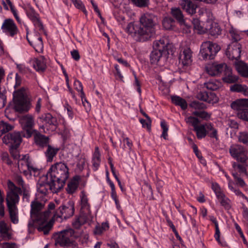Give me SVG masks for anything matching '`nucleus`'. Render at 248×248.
<instances>
[{
    "label": "nucleus",
    "instance_id": "f257e3e1",
    "mask_svg": "<svg viewBox=\"0 0 248 248\" xmlns=\"http://www.w3.org/2000/svg\"><path fill=\"white\" fill-rule=\"evenodd\" d=\"M157 18L151 13H146L140 16V25L130 22L125 28V31L135 41L145 42L155 34V27L157 23Z\"/></svg>",
    "mask_w": 248,
    "mask_h": 248
},
{
    "label": "nucleus",
    "instance_id": "f03ea898",
    "mask_svg": "<svg viewBox=\"0 0 248 248\" xmlns=\"http://www.w3.org/2000/svg\"><path fill=\"white\" fill-rule=\"evenodd\" d=\"M44 205L37 200L31 202L30 219L28 224V231L32 233L35 227L40 232H43L44 234H47L51 229L52 223L47 222L49 214L48 212H43Z\"/></svg>",
    "mask_w": 248,
    "mask_h": 248
},
{
    "label": "nucleus",
    "instance_id": "7ed1b4c3",
    "mask_svg": "<svg viewBox=\"0 0 248 248\" xmlns=\"http://www.w3.org/2000/svg\"><path fill=\"white\" fill-rule=\"evenodd\" d=\"M8 191L7 192L6 202L11 221L14 224L18 223V210L17 204L19 201V194L21 189L11 182L7 183Z\"/></svg>",
    "mask_w": 248,
    "mask_h": 248
},
{
    "label": "nucleus",
    "instance_id": "20e7f679",
    "mask_svg": "<svg viewBox=\"0 0 248 248\" xmlns=\"http://www.w3.org/2000/svg\"><path fill=\"white\" fill-rule=\"evenodd\" d=\"M46 175H48L50 181L61 189L69 177L68 168L65 163L57 162L51 166Z\"/></svg>",
    "mask_w": 248,
    "mask_h": 248
},
{
    "label": "nucleus",
    "instance_id": "39448f33",
    "mask_svg": "<svg viewBox=\"0 0 248 248\" xmlns=\"http://www.w3.org/2000/svg\"><path fill=\"white\" fill-rule=\"evenodd\" d=\"M78 234L71 228L63 230L57 232L55 236V245L63 248H74L76 245Z\"/></svg>",
    "mask_w": 248,
    "mask_h": 248
},
{
    "label": "nucleus",
    "instance_id": "423d86ee",
    "mask_svg": "<svg viewBox=\"0 0 248 248\" xmlns=\"http://www.w3.org/2000/svg\"><path fill=\"white\" fill-rule=\"evenodd\" d=\"M13 105L15 110L20 113L28 111L31 108L25 90L24 88L15 91L13 93Z\"/></svg>",
    "mask_w": 248,
    "mask_h": 248
},
{
    "label": "nucleus",
    "instance_id": "0eeeda50",
    "mask_svg": "<svg viewBox=\"0 0 248 248\" xmlns=\"http://www.w3.org/2000/svg\"><path fill=\"white\" fill-rule=\"evenodd\" d=\"M168 39L163 37L154 42V49L150 54V61L152 64H157L162 56L163 52L167 50Z\"/></svg>",
    "mask_w": 248,
    "mask_h": 248
},
{
    "label": "nucleus",
    "instance_id": "6e6552de",
    "mask_svg": "<svg viewBox=\"0 0 248 248\" xmlns=\"http://www.w3.org/2000/svg\"><path fill=\"white\" fill-rule=\"evenodd\" d=\"M17 166L19 171L27 178H30L32 175L35 176L38 172V169L31 164L28 155H22L18 161Z\"/></svg>",
    "mask_w": 248,
    "mask_h": 248
},
{
    "label": "nucleus",
    "instance_id": "1a4fd4ad",
    "mask_svg": "<svg viewBox=\"0 0 248 248\" xmlns=\"http://www.w3.org/2000/svg\"><path fill=\"white\" fill-rule=\"evenodd\" d=\"M38 194L46 196L49 191L52 193H57L61 189L55 186V184L51 182L48 178V175H42L39 179L37 185Z\"/></svg>",
    "mask_w": 248,
    "mask_h": 248
},
{
    "label": "nucleus",
    "instance_id": "9d476101",
    "mask_svg": "<svg viewBox=\"0 0 248 248\" xmlns=\"http://www.w3.org/2000/svg\"><path fill=\"white\" fill-rule=\"evenodd\" d=\"M220 49V47L217 44L205 41L201 46L200 54L203 59H213Z\"/></svg>",
    "mask_w": 248,
    "mask_h": 248
},
{
    "label": "nucleus",
    "instance_id": "9b49d317",
    "mask_svg": "<svg viewBox=\"0 0 248 248\" xmlns=\"http://www.w3.org/2000/svg\"><path fill=\"white\" fill-rule=\"evenodd\" d=\"M27 16L31 21L34 27L40 31H44V25L39 14L31 6L24 8Z\"/></svg>",
    "mask_w": 248,
    "mask_h": 248
},
{
    "label": "nucleus",
    "instance_id": "f8f14e48",
    "mask_svg": "<svg viewBox=\"0 0 248 248\" xmlns=\"http://www.w3.org/2000/svg\"><path fill=\"white\" fill-rule=\"evenodd\" d=\"M212 189L215 193L217 202L220 203L225 209L229 210L231 208L230 200L225 195L220 187L217 183H213Z\"/></svg>",
    "mask_w": 248,
    "mask_h": 248
},
{
    "label": "nucleus",
    "instance_id": "ddd939ff",
    "mask_svg": "<svg viewBox=\"0 0 248 248\" xmlns=\"http://www.w3.org/2000/svg\"><path fill=\"white\" fill-rule=\"evenodd\" d=\"M231 156L238 162L245 163L247 160V151L242 146L234 144L229 148Z\"/></svg>",
    "mask_w": 248,
    "mask_h": 248
},
{
    "label": "nucleus",
    "instance_id": "4468645a",
    "mask_svg": "<svg viewBox=\"0 0 248 248\" xmlns=\"http://www.w3.org/2000/svg\"><path fill=\"white\" fill-rule=\"evenodd\" d=\"M74 213V205L72 202H69L65 205L60 207L53 215L54 219L60 218L62 219H66L72 216Z\"/></svg>",
    "mask_w": 248,
    "mask_h": 248
},
{
    "label": "nucleus",
    "instance_id": "2eb2a0df",
    "mask_svg": "<svg viewBox=\"0 0 248 248\" xmlns=\"http://www.w3.org/2000/svg\"><path fill=\"white\" fill-rule=\"evenodd\" d=\"M20 123L24 130L26 131L27 136L31 137L32 134V127L34 125V117L31 114H26L20 119Z\"/></svg>",
    "mask_w": 248,
    "mask_h": 248
},
{
    "label": "nucleus",
    "instance_id": "dca6fc26",
    "mask_svg": "<svg viewBox=\"0 0 248 248\" xmlns=\"http://www.w3.org/2000/svg\"><path fill=\"white\" fill-rule=\"evenodd\" d=\"M241 46L237 42H234L230 45L226 50V54L228 58L235 62H238L240 57Z\"/></svg>",
    "mask_w": 248,
    "mask_h": 248
},
{
    "label": "nucleus",
    "instance_id": "f3484780",
    "mask_svg": "<svg viewBox=\"0 0 248 248\" xmlns=\"http://www.w3.org/2000/svg\"><path fill=\"white\" fill-rule=\"evenodd\" d=\"M21 135L18 132L8 133L2 139L3 142L6 144H10L11 147H18L21 142Z\"/></svg>",
    "mask_w": 248,
    "mask_h": 248
},
{
    "label": "nucleus",
    "instance_id": "a211bd4d",
    "mask_svg": "<svg viewBox=\"0 0 248 248\" xmlns=\"http://www.w3.org/2000/svg\"><path fill=\"white\" fill-rule=\"evenodd\" d=\"M1 29L3 32L12 37L16 34L18 32L16 24L11 18L6 19L4 20Z\"/></svg>",
    "mask_w": 248,
    "mask_h": 248
},
{
    "label": "nucleus",
    "instance_id": "6ab92c4d",
    "mask_svg": "<svg viewBox=\"0 0 248 248\" xmlns=\"http://www.w3.org/2000/svg\"><path fill=\"white\" fill-rule=\"evenodd\" d=\"M225 63L214 62L206 66L207 73L212 76H218L226 68Z\"/></svg>",
    "mask_w": 248,
    "mask_h": 248
},
{
    "label": "nucleus",
    "instance_id": "aec40b11",
    "mask_svg": "<svg viewBox=\"0 0 248 248\" xmlns=\"http://www.w3.org/2000/svg\"><path fill=\"white\" fill-rule=\"evenodd\" d=\"M79 196L81 205L80 213L82 214V215H85L87 217H93L87 194L84 191H82Z\"/></svg>",
    "mask_w": 248,
    "mask_h": 248
},
{
    "label": "nucleus",
    "instance_id": "412c9836",
    "mask_svg": "<svg viewBox=\"0 0 248 248\" xmlns=\"http://www.w3.org/2000/svg\"><path fill=\"white\" fill-rule=\"evenodd\" d=\"M39 119L46 125L48 124L50 126V129L52 131H54L58 125L57 118L53 116L49 113L43 114L39 117Z\"/></svg>",
    "mask_w": 248,
    "mask_h": 248
},
{
    "label": "nucleus",
    "instance_id": "4be33fe9",
    "mask_svg": "<svg viewBox=\"0 0 248 248\" xmlns=\"http://www.w3.org/2000/svg\"><path fill=\"white\" fill-rule=\"evenodd\" d=\"M231 108L237 111V116L238 117V114L244 112L248 108V99H237L232 103Z\"/></svg>",
    "mask_w": 248,
    "mask_h": 248
},
{
    "label": "nucleus",
    "instance_id": "5701e85b",
    "mask_svg": "<svg viewBox=\"0 0 248 248\" xmlns=\"http://www.w3.org/2000/svg\"><path fill=\"white\" fill-rule=\"evenodd\" d=\"M179 59L184 66L190 64L192 61L191 49L187 47L183 49L180 53Z\"/></svg>",
    "mask_w": 248,
    "mask_h": 248
},
{
    "label": "nucleus",
    "instance_id": "b1692460",
    "mask_svg": "<svg viewBox=\"0 0 248 248\" xmlns=\"http://www.w3.org/2000/svg\"><path fill=\"white\" fill-rule=\"evenodd\" d=\"M171 14L179 22L181 26L184 28H187V31H186L190 32V26H188L185 21L184 16L181 10L178 8H173L171 9Z\"/></svg>",
    "mask_w": 248,
    "mask_h": 248
},
{
    "label": "nucleus",
    "instance_id": "393cba45",
    "mask_svg": "<svg viewBox=\"0 0 248 248\" xmlns=\"http://www.w3.org/2000/svg\"><path fill=\"white\" fill-rule=\"evenodd\" d=\"M30 62L33 68L38 72H44L46 68V60L44 57L34 58Z\"/></svg>",
    "mask_w": 248,
    "mask_h": 248
},
{
    "label": "nucleus",
    "instance_id": "a878e982",
    "mask_svg": "<svg viewBox=\"0 0 248 248\" xmlns=\"http://www.w3.org/2000/svg\"><path fill=\"white\" fill-rule=\"evenodd\" d=\"M179 4L188 14L193 15L196 13V6L190 0H180Z\"/></svg>",
    "mask_w": 248,
    "mask_h": 248
},
{
    "label": "nucleus",
    "instance_id": "bb28decb",
    "mask_svg": "<svg viewBox=\"0 0 248 248\" xmlns=\"http://www.w3.org/2000/svg\"><path fill=\"white\" fill-rule=\"evenodd\" d=\"M223 72L224 77L222 79L225 82L232 83L238 80V77L232 74V69L227 65H226V68H225Z\"/></svg>",
    "mask_w": 248,
    "mask_h": 248
},
{
    "label": "nucleus",
    "instance_id": "cd10ccee",
    "mask_svg": "<svg viewBox=\"0 0 248 248\" xmlns=\"http://www.w3.org/2000/svg\"><path fill=\"white\" fill-rule=\"evenodd\" d=\"M208 23L209 24L206 25L205 31H208L209 33L212 36L218 35L221 33V29L217 22L209 21Z\"/></svg>",
    "mask_w": 248,
    "mask_h": 248
},
{
    "label": "nucleus",
    "instance_id": "c85d7f7f",
    "mask_svg": "<svg viewBox=\"0 0 248 248\" xmlns=\"http://www.w3.org/2000/svg\"><path fill=\"white\" fill-rule=\"evenodd\" d=\"M208 123L203 124H198L194 129L196 132L197 137L198 139H202L206 137L207 134V125Z\"/></svg>",
    "mask_w": 248,
    "mask_h": 248
},
{
    "label": "nucleus",
    "instance_id": "c756f323",
    "mask_svg": "<svg viewBox=\"0 0 248 248\" xmlns=\"http://www.w3.org/2000/svg\"><path fill=\"white\" fill-rule=\"evenodd\" d=\"M0 237L5 240H9L12 237L9 228L4 221L0 222Z\"/></svg>",
    "mask_w": 248,
    "mask_h": 248
},
{
    "label": "nucleus",
    "instance_id": "7c9ffc66",
    "mask_svg": "<svg viewBox=\"0 0 248 248\" xmlns=\"http://www.w3.org/2000/svg\"><path fill=\"white\" fill-rule=\"evenodd\" d=\"M235 68L238 72L243 77H248V66L242 61L235 62Z\"/></svg>",
    "mask_w": 248,
    "mask_h": 248
},
{
    "label": "nucleus",
    "instance_id": "2f4dec72",
    "mask_svg": "<svg viewBox=\"0 0 248 248\" xmlns=\"http://www.w3.org/2000/svg\"><path fill=\"white\" fill-rule=\"evenodd\" d=\"M101 162V154L99 151V148L95 147V151L93 154L92 157V163L93 170L94 171H96L100 164Z\"/></svg>",
    "mask_w": 248,
    "mask_h": 248
},
{
    "label": "nucleus",
    "instance_id": "473e14b6",
    "mask_svg": "<svg viewBox=\"0 0 248 248\" xmlns=\"http://www.w3.org/2000/svg\"><path fill=\"white\" fill-rule=\"evenodd\" d=\"M59 149L58 148H55L48 145L47 149L45 152V154L46 157V161L51 162L53 158L56 156Z\"/></svg>",
    "mask_w": 248,
    "mask_h": 248
},
{
    "label": "nucleus",
    "instance_id": "72a5a7b5",
    "mask_svg": "<svg viewBox=\"0 0 248 248\" xmlns=\"http://www.w3.org/2000/svg\"><path fill=\"white\" fill-rule=\"evenodd\" d=\"M80 177L76 176L69 182L66 190L69 194L74 193L78 187Z\"/></svg>",
    "mask_w": 248,
    "mask_h": 248
},
{
    "label": "nucleus",
    "instance_id": "f704fd0d",
    "mask_svg": "<svg viewBox=\"0 0 248 248\" xmlns=\"http://www.w3.org/2000/svg\"><path fill=\"white\" fill-rule=\"evenodd\" d=\"M92 218V217H87V216L80 213L79 217L73 222L72 224L75 228L78 229L82 224L88 221L91 220Z\"/></svg>",
    "mask_w": 248,
    "mask_h": 248
},
{
    "label": "nucleus",
    "instance_id": "c9c22d12",
    "mask_svg": "<svg viewBox=\"0 0 248 248\" xmlns=\"http://www.w3.org/2000/svg\"><path fill=\"white\" fill-rule=\"evenodd\" d=\"M230 89L232 92L241 93L248 96V87L245 85L234 84L231 86Z\"/></svg>",
    "mask_w": 248,
    "mask_h": 248
},
{
    "label": "nucleus",
    "instance_id": "e433bc0d",
    "mask_svg": "<svg viewBox=\"0 0 248 248\" xmlns=\"http://www.w3.org/2000/svg\"><path fill=\"white\" fill-rule=\"evenodd\" d=\"M171 100L173 104L180 107L183 110L186 109L187 107V104L186 100L179 96H172Z\"/></svg>",
    "mask_w": 248,
    "mask_h": 248
},
{
    "label": "nucleus",
    "instance_id": "4c0bfd02",
    "mask_svg": "<svg viewBox=\"0 0 248 248\" xmlns=\"http://www.w3.org/2000/svg\"><path fill=\"white\" fill-rule=\"evenodd\" d=\"M207 134L211 138L215 139L216 140H218V135L217 130L214 126L211 123H208L207 125Z\"/></svg>",
    "mask_w": 248,
    "mask_h": 248
},
{
    "label": "nucleus",
    "instance_id": "58836bf2",
    "mask_svg": "<svg viewBox=\"0 0 248 248\" xmlns=\"http://www.w3.org/2000/svg\"><path fill=\"white\" fill-rule=\"evenodd\" d=\"M205 87L210 90H216L221 86V83L217 80L212 79L204 83Z\"/></svg>",
    "mask_w": 248,
    "mask_h": 248
},
{
    "label": "nucleus",
    "instance_id": "ea45409f",
    "mask_svg": "<svg viewBox=\"0 0 248 248\" xmlns=\"http://www.w3.org/2000/svg\"><path fill=\"white\" fill-rule=\"evenodd\" d=\"M227 31H228L232 38L235 42H237L241 39L240 32L232 27L230 26L226 28Z\"/></svg>",
    "mask_w": 248,
    "mask_h": 248
},
{
    "label": "nucleus",
    "instance_id": "a19ab883",
    "mask_svg": "<svg viewBox=\"0 0 248 248\" xmlns=\"http://www.w3.org/2000/svg\"><path fill=\"white\" fill-rule=\"evenodd\" d=\"M48 138L43 135H37L35 137V141L37 144L40 146H47L49 145Z\"/></svg>",
    "mask_w": 248,
    "mask_h": 248
},
{
    "label": "nucleus",
    "instance_id": "79ce46f5",
    "mask_svg": "<svg viewBox=\"0 0 248 248\" xmlns=\"http://www.w3.org/2000/svg\"><path fill=\"white\" fill-rule=\"evenodd\" d=\"M28 41L30 45L32 46L35 50L39 53L43 52V43L42 42V39L41 37H38L36 40L33 43L28 40Z\"/></svg>",
    "mask_w": 248,
    "mask_h": 248
},
{
    "label": "nucleus",
    "instance_id": "37998d69",
    "mask_svg": "<svg viewBox=\"0 0 248 248\" xmlns=\"http://www.w3.org/2000/svg\"><path fill=\"white\" fill-rule=\"evenodd\" d=\"M74 86L75 89L78 92L80 93V96L81 99V101H86V98L85 97V94L83 90V86L81 82L78 79H75Z\"/></svg>",
    "mask_w": 248,
    "mask_h": 248
},
{
    "label": "nucleus",
    "instance_id": "c03bdc74",
    "mask_svg": "<svg viewBox=\"0 0 248 248\" xmlns=\"http://www.w3.org/2000/svg\"><path fill=\"white\" fill-rule=\"evenodd\" d=\"M109 229L108 222H103L101 225H97L94 230V233L97 235H100Z\"/></svg>",
    "mask_w": 248,
    "mask_h": 248
},
{
    "label": "nucleus",
    "instance_id": "a18cd8bd",
    "mask_svg": "<svg viewBox=\"0 0 248 248\" xmlns=\"http://www.w3.org/2000/svg\"><path fill=\"white\" fill-rule=\"evenodd\" d=\"M185 121L187 124L193 127L194 129L200 123L199 120L193 116H187L185 119Z\"/></svg>",
    "mask_w": 248,
    "mask_h": 248
},
{
    "label": "nucleus",
    "instance_id": "49530a36",
    "mask_svg": "<svg viewBox=\"0 0 248 248\" xmlns=\"http://www.w3.org/2000/svg\"><path fill=\"white\" fill-rule=\"evenodd\" d=\"M232 167L234 170V172H236V171H238L241 174L247 175V170L244 165L238 164L235 162H232Z\"/></svg>",
    "mask_w": 248,
    "mask_h": 248
},
{
    "label": "nucleus",
    "instance_id": "de8ad7c7",
    "mask_svg": "<svg viewBox=\"0 0 248 248\" xmlns=\"http://www.w3.org/2000/svg\"><path fill=\"white\" fill-rule=\"evenodd\" d=\"M194 29L197 31L199 33H203L205 32V28H203L202 25L200 20L197 18H194L192 20Z\"/></svg>",
    "mask_w": 248,
    "mask_h": 248
},
{
    "label": "nucleus",
    "instance_id": "09e8293b",
    "mask_svg": "<svg viewBox=\"0 0 248 248\" xmlns=\"http://www.w3.org/2000/svg\"><path fill=\"white\" fill-rule=\"evenodd\" d=\"M174 21L170 17H165L163 21L162 25L165 30H170L172 29Z\"/></svg>",
    "mask_w": 248,
    "mask_h": 248
},
{
    "label": "nucleus",
    "instance_id": "8fccbe9b",
    "mask_svg": "<svg viewBox=\"0 0 248 248\" xmlns=\"http://www.w3.org/2000/svg\"><path fill=\"white\" fill-rule=\"evenodd\" d=\"M120 146L123 149H129L130 150L132 146V143L127 138H124L123 140H120Z\"/></svg>",
    "mask_w": 248,
    "mask_h": 248
},
{
    "label": "nucleus",
    "instance_id": "3c124183",
    "mask_svg": "<svg viewBox=\"0 0 248 248\" xmlns=\"http://www.w3.org/2000/svg\"><path fill=\"white\" fill-rule=\"evenodd\" d=\"M21 192L19 194H22L23 201L29 202L30 197V189L29 186H24L23 189H21Z\"/></svg>",
    "mask_w": 248,
    "mask_h": 248
},
{
    "label": "nucleus",
    "instance_id": "603ef678",
    "mask_svg": "<svg viewBox=\"0 0 248 248\" xmlns=\"http://www.w3.org/2000/svg\"><path fill=\"white\" fill-rule=\"evenodd\" d=\"M13 127L7 123L3 121L0 122V136L3 134L12 130Z\"/></svg>",
    "mask_w": 248,
    "mask_h": 248
},
{
    "label": "nucleus",
    "instance_id": "864d4df0",
    "mask_svg": "<svg viewBox=\"0 0 248 248\" xmlns=\"http://www.w3.org/2000/svg\"><path fill=\"white\" fill-rule=\"evenodd\" d=\"M192 113L194 115L199 117L205 120L210 119L211 117V114L204 111H194Z\"/></svg>",
    "mask_w": 248,
    "mask_h": 248
},
{
    "label": "nucleus",
    "instance_id": "5fc2aeb1",
    "mask_svg": "<svg viewBox=\"0 0 248 248\" xmlns=\"http://www.w3.org/2000/svg\"><path fill=\"white\" fill-rule=\"evenodd\" d=\"M216 228V232L215 234V238L216 240L217 241L218 244L222 246H225L226 245V243L223 240H221L220 239V231L219 229L218 224H216L215 225Z\"/></svg>",
    "mask_w": 248,
    "mask_h": 248
},
{
    "label": "nucleus",
    "instance_id": "6e6d98bb",
    "mask_svg": "<svg viewBox=\"0 0 248 248\" xmlns=\"http://www.w3.org/2000/svg\"><path fill=\"white\" fill-rule=\"evenodd\" d=\"M238 140L245 144L248 145V132H241L238 136Z\"/></svg>",
    "mask_w": 248,
    "mask_h": 248
},
{
    "label": "nucleus",
    "instance_id": "4d7b16f0",
    "mask_svg": "<svg viewBox=\"0 0 248 248\" xmlns=\"http://www.w3.org/2000/svg\"><path fill=\"white\" fill-rule=\"evenodd\" d=\"M71 1L77 8L81 10L85 14L87 15V12L80 0H71Z\"/></svg>",
    "mask_w": 248,
    "mask_h": 248
},
{
    "label": "nucleus",
    "instance_id": "13d9d810",
    "mask_svg": "<svg viewBox=\"0 0 248 248\" xmlns=\"http://www.w3.org/2000/svg\"><path fill=\"white\" fill-rule=\"evenodd\" d=\"M132 2L139 7H146L149 5V0H131Z\"/></svg>",
    "mask_w": 248,
    "mask_h": 248
},
{
    "label": "nucleus",
    "instance_id": "bf43d9fd",
    "mask_svg": "<svg viewBox=\"0 0 248 248\" xmlns=\"http://www.w3.org/2000/svg\"><path fill=\"white\" fill-rule=\"evenodd\" d=\"M232 175L233 176L234 179L236 181V183L238 185L241 187H244L246 185V183L238 175L237 172H232Z\"/></svg>",
    "mask_w": 248,
    "mask_h": 248
},
{
    "label": "nucleus",
    "instance_id": "052dcab7",
    "mask_svg": "<svg viewBox=\"0 0 248 248\" xmlns=\"http://www.w3.org/2000/svg\"><path fill=\"white\" fill-rule=\"evenodd\" d=\"M190 106L195 109H204L206 107L204 104L197 101H193Z\"/></svg>",
    "mask_w": 248,
    "mask_h": 248
},
{
    "label": "nucleus",
    "instance_id": "680f3d73",
    "mask_svg": "<svg viewBox=\"0 0 248 248\" xmlns=\"http://www.w3.org/2000/svg\"><path fill=\"white\" fill-rule=\"evenodd\" d=\"M64 110L67 111V114L70 119L74 117V112L73 108L68 103H65L64 105Z\"/></svg>",
    "mask_w": 248,
    "mask_h": 248
},
{
    "label": "nucleus",
    "instance_id": "e2e57ef3",
    "mask_svg": "<svg viewBox=\"0 0 248 248\" xmlns=\"http://www.w3.org/2000/svg\"><path fill=\"white\" fill-rule=\"evenodd\" d=\"M218 98L214 93H208L207 102L210 104H214L217 102Z\"/></svg>",
    "mask_w": 248,
    "mask_h": 248
},
{
    "label": "nucleus",
    "instance_id": "0e129e2a",
    "mask_svg": "<svg viewBox=\"0 0 248 248\" xmlns=\"http://www.w3.org/2000/svg\"><path fill=\"white\" fill-rule=\"evenodd\" d=\"M17 147H11L10 149V153L13 158L15 159L19 160L22 157V155L19 154L18 152L16 150Z\"/></svg>",
    "mask_w": 248,
    "mask_h": 248
},
{
    "label": "nucleus",
    "instance_id": "69168bd1",
    "mask_svg": "<svg viewBox=\"0 0 248 248\" xmlns=\"http://www.w3.org/2000/svg\"><path fill=\"white\" fill-rule=\"evenodd\" d=\"M15 181L16 184L21 187H18V188L23 189V187L24 186H29L28 185L24 184V182L21 177V176L19 175H17L15 177Z\"/></svg>",
    "mask_w": 248,
    "mask_h": 248
},
{
    "label": "nucleus",
    "instance_id": "338daca9",
    "mask_svg": "<svg viewBox=\"0 0 248 248\" xmlns=\"http://www.w3.org/2000/svg\"><path fill=\"white\" fill-rule=\"evenodd\" d=\"M144 115L146 118H148V120H144V119H141L140 120V122L142 124V126L143 127L149 129L150 128V120L149 119V117L148 116V115L144 113Z\"/></svg>",
    "mask_w": 248,
    "mask_h": 248
},
{
    "label": "nucleus",
    "instance_id": "774afa93",
    "mask_svg": "<svg viewBox=\"0 0 248 248\" xmlns=\"http://www.w3.org/2000/svg\"><path fill=\"white\" fill-rule=\"evenodd\" d=\"M238 118L244 121H248V108H247L244 112L239 113Z\"/></svg>",
    "mask_w": 248,
    "mask_h": 248
}]
</instances>
